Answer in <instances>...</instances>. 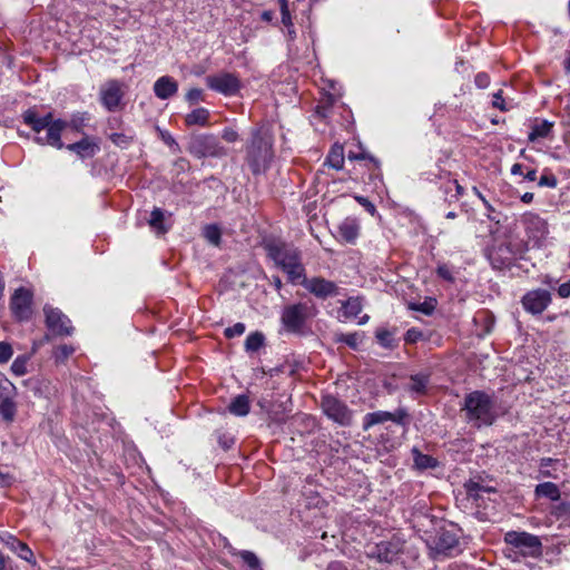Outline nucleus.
I'll return each instance as SVG.
<instances>
[{
  "label": "nucleus",
  "mask_w": 570,
  "mask_h": 570,
  "mask_svg": "<svg viewBox=\"0 0 570 570\" xmlns=\"http://www.w3.org/2000/svg\"><path fill=\"white\" fill-rule=\"evenodd\" d=\"M462 410L468 423L476 429L492 425L498 417L494 399L483 391L466 394Z\"/></svg>",
  "instance_id": "obj_1"
},
{
  "label": "nucleus",
  "mask_w": 570,
  "mask_h": 570,
  "mask_svg": "<svg viewBox=\"0 0 570 570\" xmlns=\"http://www.w3.org/2000/svg\"><path fill=\"white\" fill-rule=\"evenodd\" d=\"M22 117L23 121L37 134H40L43 129H47L46 136L35 137V141L37 144L50 145L57 149L63 148L61 134L67 128V121L61 119H53L51 112H48L45 116H39L32 109L26 110Z\"/></svg>",
  "instance_id": "obj_2"
},
{
  "label": "nucleus",
  "mask_w": 570,
  "mask_h": 570,
  "mask_svg": "<svg viewBox=\"0 0 570 570\" xmlns=\"http://www.w3.org/2000/svg\"><path fill=\"white\" fill-rule=\"evenodd\" d=\"M268 257L282 269L292 284H298L305 275L301 252L287 244H272L267 246Z\"/></svg>",
  "instance_id": "obj_3"
},
{
  "label": "nucleus",
  "mask_w": 570,
  "mask_h": 570,
  "mask_svg": "<svg viewBox=\"0 0 570 570\" xmlns=\"http://www.w3.org/2000/svg\"><path fill=\"white\" fill-rule=\"evenodd\" d=\"M274 157L273 135L262 126L252 130V139L247 147V160L254 174L264 171Z\"/></svg>",
  "instance_id": "obj_4"
},
{
  "label": "nucleus",
  "mask_w": 570,
  "mask_h": 570,
  "mask_svg": "<svg viewBox=\"0 0 570 570\" xmlns=\"http://www.w3.org/2000/svg\"><path fill=\"white\" fill-rule=\"evenodd\" d=\"M504 542L514 553L522 557L538 558L542 554V542L538 535L524 531H509L504 534Z\"/></svg>",
  "instance_id": "obj_5"
},
{
  "label": "nucleus",
  "mask_w": 570,
  "mask_h": 570,
  "mask_svg": "<svg viewBox=\"0 0 570 570\" xmlns=\"http://www.w3.org/2000/svg\"><path fill=\"white\" fill-rule=\"evenodd\" d=\"M316 308L313 304L306 302H299L285 306L281 321L287 332L299 333L307 318L315 315Z\"/></svg>",
  "instance_id": "obj_6"
},
{
  "label": "nucleus",
  "mask_w": 570,
  "mask_h": 570,
  "mask_svg": "<svg viewBox=\"0 0 570 570\" xmlns=\"http://www.w3.org/2000/svg\"><path fill=\"white\" fill-rule=\"evenodd\" d=\"M322 409L328 419L340 425L347 426L352 423V411L343 401L333 395L327 394L322 397Z\"/></svg>",
  "instance_id": "obj_7"
},
{
  "label": "nucleus",
  "mask_w": 570,
  "mask_h": 570,
  "mask_svg": "<svg viewBox=\"0 0 570 570\" xmlns=\"http://www.w3.org/2000/svg\"><path fill=\"white\" fill-rule=\"evenodd\" d=\"M205 80L209 89L224 96H234L240 90V80L232 72L207 76Z\"/></svg>",
  "instance_id": "obj_8"
},
{
  "label": "nucleus",
  "mask_w": 570,
  "mask_h": 570,
  "mask_svg": "<svg viewBox=\"0 0 570 570\" xmlns=\"http://www.w3.org/2000/svg\"><path fill=\"white\" fill-rule=\"evenodd\" d=\"M298 284L320 299H326L338 294V286L334 282L321 276L308 278L306 275H304Z\"/></svg>",
  "instance_id": "obj_9"
},
{
  "label": "nucleus",
  "mask_w": 570,
  "mask_h": 570,
  "mask_svg": "<svg viewBox=\"0 0 570 570\" xmlns=\"http://www.w3.org/2000/svg\"><path fill=\"white\" fill-rule=\"evenodd\" d=\"M191 151L198 157H224L227 149L213 135H202L191 145Z\"/></svg>",
  "instance_id": "obj_10"
},
{
  "label": "nucleus",
  "mask_w": 570,
  "mask_h": 570,
  "mask_svg": "<svg viewBox=\"0 0 570 570\" xmlns=\"http://www.w3.org/2000/svg\"><path fill=\"white\" fill-rule=\"evenodd\" d=\"M100 102L108 111H116L124 98L122 83L110 79L106 81L99 90Z\"/></svg>",
  "instance_id": "obj_11"
},
{
  "label": "nucleus",
  "mask_w": 570,
  "mask_h": 570,
  "mask_svg": "<svg viewBox=\"0 0 570 570\" xmlns=\"http://www.w3.org/2000/svg\"><path fill=\"white\" fill-rule=\"evenodd\" d=\"M551 293L547 289L537 288L528 292L522 297L523 308L533 314H541L551 303Z\"/></svg>",
  "instance_id": "obj_12"
},
{
  "label": "nucleus",
  "mask_w": 570,
  "mask_h": 570,
  "mask_svg": "<svg viewBox=\"0 0 570 570\" xmlns=\"http://www.w3.org/2000/svg\"><path fill=\"white\" fill-rule=\"evenodd\" d=\"M46 324L49 331L56 335H70L72 333V326L70 320L59 309L45 306Z\"/></svg>",
  "instance_id": "obj_13"
},
{
  "label": "nucleus",
  "mask_w": 570,
  "mask_h": 570,
  "mask_svg": "<svg viewBox=\"0 0 570 570\" xmlns=\"http://www.w3.org/2000/svg\"><path fill=\"white\" fill-rule=\"evenodd\" d=\"M32 293L23 287L16 289L11 297L10 307L18 320H27L31 315Z\"/></svg>",
  "instance_id": "obj_14"
},
{
  "label": "nucleus",
  "mask_w": 570,
  "mask_h": 570,
  "mask_svg": "<svg viewBox=\"0 0 570 570\" xmlns=\"http://www.w3.org/2000/svg\"><path fill=\"white\" fill-rule=\"evenodd\" d=\"M406 412L402 409H399L395 412L387 411H376L367 413L363 419V430L368 431L372 426L381 423H385L387 421H392L396 424L402 425L404 423V419L406 417Z\"/></svg>",
  "instance_id": "obj_15"
},
{
  "label": "nucleus",
  "mask_w": 570,
  "mask_h": 570,
  "mask_svg": "<svg viewBox=\"0 0 570 570\" xmlns=\"http://www.w3.org/2000/svg\"><path fill=\"white\" fill-rule=\"evenodd\" d=\"M66 148L81 159L92 158L100 150L99 139L90 136H85L79 141L67 145Z\"/></svg>",
  "instance_id": "obj_16"
},
{
  "label": "nucleus",
  "mask_w": 570,
  "mask_h": 570,
  "mask_svg": "<svg viewBox=\"0 0 570 570\" xmlns=\"http://www.w3.org/2000/svg\"><path fill=\"white\" fill-rule=\"evenodd\" d=\"M488 258L493 268L501 269L511 264L513 252L509 244H500L489 252Z\"/></svg>",
  "instance_id": "obj_17"
},
{
  "label": "nucleus",
  "mask_w": 570,
  "mask_h": 570,
  "mask_svg": "<svg viewBox=\"0 0 570 570\" xmlns=\"http://www.w3.org/2000/svg\"><path fill=\"white\" fill-rule=\"evenodd\" d=\"M0 542L8 546L10 550H12L13 552H17L21 559L35 563L33 553L31 549L24 542L18 540L12 534H0Z\"/></svg>",
  "instance_id": "obj_18"
},
{
  "label": "nucleus",
  "mask_w": 570,
  "mask_h": 570,
  "mask_svg": "<svg viewBox=\"0 0 570 570\" xmlns=\"http://www.w3.org/2000/svg\"><path fill=\"white\" fill-rule=\"evenodd\" d=\"M177 91L178 83L174 78L169 76H163L158 78L154 83L155 96L161 100L173 97L177 94Z\"/></svg>",
  "instance_id": "obj_19"
},
{
  "label": "nucleus",
  "mask_w": 570,
  "mask_h": 570,
  "mask_svg": "<svg viewBox=\"0 0 570 570\" xmlns=\"http://www.w3.org/2000/svg\"><path fill=\"white\" fill-rule=\"evenodd\" d=\"M360 226L357 222L353 218H345L338 225V236L342 240L346 243H354L358 236Z\"/></svg>",
  "instance_id": "obj_20"
},
{
  "label": "nucleus",
  "mask_w": 570,
  "mask_h": 570,
  "mask_svg": "<svg viewBox=\"0 0 570 570\" xmlns=\"http://www.w3.org/2000/svg\"><path fill=\"white\" fill-rule=\"evenodd\" d=\"M209 115L208 109L204 107L196 108L185 116V124L187 126L198 125L204 127L208 124Z\"/></svg>",
  "instance_id": "obj_21"
},
{
  "label": "nucleus",
  "mask_w": 570,
  "mask_h": 570,
  "mask_svg": "<svg viewBox=\"0 0 570 570\" xmlns=\"http://www.w3.org/2000/svg\"><path fill=\"white\" fill-rule=\"evenodd\" d=\"M228 410L232 414L236 416H245L249 413L250 403L248 396L240 394L237 395L230 404L228 405Z\"/></svg>",
  "instance_id": "obj_22"
},
{
  "label": "nucleus",
  "mask_w": 570,
  "mask_h": 570,
  "mask_svg": "<svg viewBox=\"0 0 570 570\" xmlns=\"http://www.w3.org/2000/svg\"><path fill=\"white\" fill-rule=\"evenodd\" d=\"M148 224L157 234H165L168 232V227L165 226V212L161 208L155 207L153 209Z\"/></svg>",
  "instance_id": "obj_23"
},
{
  "label": "nucleus",
  "mask_w": 570,
  "mask_h": 570,
  "mask_svg": "<svg viewBox=\"0 0 570 570\" xmlns=\"http://www.w3.org/2000/svg\"><path fill=\"white\" fill-rule=\"evenodd\" d=\"M14 392H9L6 396L0 397V415L6 421H12L16 414V405L12 401Z\"/></svg>",
  "instance_id": "obj_24"
},
{
  "label": "nucleus",
  "mask_w": 570,
  "mask_h": 570,
  "mask_svg": "<svg viewBox=\"0 0 570 570\" xmlns=\"http://www.w3.org/2000/svg\"><path fill=\"white\" fill-rule=\"evenodd\" d=\"M326 165H328L331 168H334L336 170H340L343 168L344 165V149L340 145H335L331 148L327 157H326Z\"/></svg>",
  "instance_id": "obj_25"
},
{
  "label": "nucleus",
  "mask_w": 570,
  "mask_h": 570,
  "mask_svg": "<svg viewBox=\"0 0 570 570\" xmlns=\"http://www.w3.org/2000/svg\"><path fill=\"white\" fill-rule=\"evenodd\" d=\"M535 494L538 497H544L552 501H558L560 499V490L557 484L552 482H543L535 487Z\"/></svg>",
  "instance_id": "obj_26"
},
{
  "label": "nucleus",
  "mask_w": 570,
  "mask_h": 570,
  "mask_svg": "<svg viewBox=\"0 0 570 570\" xmlns=\"http://www.w3.org/2000/svg\"><path fill=\"white\" fill-rule=\"evenodd\" d=\"M553 124L548 120H542L532 126L531 131L528 135L530 141H535L539 138H546L551 132Z\"/></svg>",
  "instance_id": "obj_27"
},
{
  "label": "nucleus",
  "mask_w": 570,
  "mask_h": 570,
  "mask_svg": "<svg viewBox=\"0 0 570 570\" xmlns=\"http://www.w3.org/2000/svg\"><path fill=\"white\" fill-rule=\"evenodd\" d=\"M363 305L358 297H350L342 304V312L346 318H355L362 312Z\"/></svg>",
  "instance_id": "obj_28"
},
{
  "label": "nucleus",
  "mask_w": 570,
  "mask_h": 570,
  "mask_svg": "<svg viewBox=\"0 0 570 570\" xmlns=\"http://www.w3.org/2000/svg\"><path fill=\"white\" fill-rule=\"evenodd\" d=\"M459 543L455 534L450 531H443L439 534L438 547L444 552H451Z\"/></svg>",
  "instance_id": "obj_29"
},
{
  "label": "nucleus",
  "mask_w": 570,
  "mask_h": 570,
  "mask_svg": "<svg viewBox=\"0 0 570 570\" xmlns=\"http://www.w3.org/2000/svg\"><path fill=\"white\" fill-rule=\"evenodd\" d=\"M429 383V375L415 374L411 375L409 383V391L416 394H424Z\"/></svg>",
  "instance_id": "obj_30"
},
{
  "label": "nucleus",
  "mask_w": 570,
  "mask_h": 570,
  "mask_svg": "<svg viewBox=\"0 0 570 570\" xmlns=\"http://www.w3.org/2000/svg\"><path fill=\"white\" fill-rule=\"evenodd\" d=\"M413 459H414L415 466L420 470L435 468L438 464V462L434 458H432L431 455H428V454H423L420 451H417L416 449H413Z\"/></svg>",
  "instance_id": "obj_31"
},
{
  "label": "nucleus",
  "mask_w": 570,
  "mask_h": 570,
  "mask_svg": "<svg viewBox=\"0 0 570 570\" xmlns=\"http://www.w3.org/2000/svg\"><path fill=\"white\" fill-rule=\"evenodd\" d=\"M264 335L261 332L250 333L245 341L247 352H256L264 345Z\"/></svg>",
  "instance_id": "obj_32"
},
{
  "label": "nucleus",
  "mask_w": 570,
  "mask_h": 570,
  "mask_svg": "<svg viewBox=\"0 0 570 570\" xmlns=\"http://www.w3.org/2000/svg\"><path fill=\"white\" fill-rule=\"evenodd\" d=\"M525 224H527V228H530L531 226H533L538 230V233H540V235H543L544 233H547V223L538 215H534V214L527 215Z\"/></svg>",
  "instance_id": "obj_33"
},
{
  "label": "nucleus",
  "mask_w": 570,
  "mask_h": 570,
  "mask_svg": "<svg viewBox=\"0 0 570 570\" xmlns=\"http://www.w3.org/2000/svg\"><path fill=\"white\" fill-rule=\"evenodd\" d=\"M238 556L249 567L250 570H257L261 567V562L254 552L243 550L238 553Z\"/></svg>",
  "instance_id": "obj_34"
},
{
  "label": "nucleus",
  "mask_w": 570,
  "mask_h": 570,
  "mask_svg": "<svg viewBox=\"0 0 570 570\" xmlns=\"http://www.w3.org/2000/svg\"><path fill=\"white\" fill-rule=\"evenodd\" d=\"M204 236L213 245H218L220 242V230L216 225L206 226Z\"/></svg>",
  "instance_id": "obj_35"
},
{
  "label": "nucleus",
  "mask_w": 570,
  "mask_h": 570,
  "mask_svg": "<svg viewBox=\"0 0 570 570\" xmlns=\"http://www.w3.org/2000/svg\"><path fill=\"white\" fill-rule=\"evenodd\" d=\"M89 120V116L87 112L76 114L72 116L70 122H67V127L69 126L76 131H80L86 122Z\"/></svg>",
  "instance_id": "obj_36"
},
{
  "label": "nucleus",
  "mask_w": 570,
  "mask_h": 570,
  "mask_svg": "<svg viewBox=\"0 0 570 570\" xmlns=\"http://www.w3.org/2000/svg\"><path fill=\"white\" fill-rule=\"evenodd\" d=\"M109 139L120 148H127L132 141V137L122 132H115L109 136Z\"/></svg>",
  "instance_id": "obj_37"
},
{
  "label": "nucleus",
  "mask_w": 570,
  "mask_h": 570,
  "mask_svg": "<svg viewBox=\"0 0 570 570\" xmlns=\"http://www.w3.org/2000/svg\"><path fill=\"white\" fill-rule=\"evenodd\" d=\"M75 348L71 345H60L55 350V357L57 362L66 361L72 353Z\"/></svg>",
  "instance_id": "obj_38"
},
{
  "label": "nucleus",
  "mask_w": 570,
  "mask_h": 570,
  "mask_svg": "<svg viewBox=\"0 0 570 570\" xmlns=\"http://www.w3.org/2000/svg\"><path fill=\"white\" fill-rule=\"evenodd\" d=\"M11 371L18 376L24 375L27 373V358L17 357L11 364Z\"/></svg>",
  "instance_id": "obj_39"
},
{
  "label": "nucleus",
  "mask_w": 570,
  "mask_h": 570,
  "mask_svg": "<svg viewBox=\"0 0 570 570\" xmlns=\"http://www.w3.org/2000/svg\"><path fill=\"white\" fill-rule=\"evenodd\" d=\"M186 100L190 104V105H195L199 101H205V95H204V91L199 88H191L190 90H188V92L186 94Z\"/></svg>",
  "instance_id": "obj_40"
},
{
  "label": "nucleus",
  "mask_w": 570,
  "mask_h": 570,
  "mask_svg": "<svg viewBox=\"0 0 570 570\" xmlns=\"http://www.w3.org/2000/svg\"><path fill=\"white\" fill-rule=\"evenodd\" d=\"M552 513L557 518H570V502H560L553 507Z\"/></svg>",
  "instance_id": "obj_41"
},
{
  "label": "nucleus",
  "mask_w": 570,
  "mask_h": 570,
  "mask_svg": "<svg viewBox=\"0 0 570 570\" xmlns=\"http://www.w3.org/2000/svg\"><path fill=\"white\" fill-rule=\"evenodd\" d=\"M376 338H377L379 343L382 346H384V347H392L393 346L392 333L386 331V330L377 331L376 332Z\"/></svg>",
  "instance_id": "obj_42"
},
{
  "label": "nucleus",
  "mask_w": 570,
  "mask_h": 570,
  "mask_svg": "<svg viewBox=\"0 0 570 570\" xmlns=\"http://www.w3.org/2000/svg\"><path fill=\"white\" fill-rule=\"evenodd\" d=\"M246 327H245V324L244 323H236L234 324L233 326L230 327H227L225 331H224V334L227 338H233L235 336H240L244 334Z\"/></svg>",
  "instance_id": "obj_43"
},
{
  "label": "nucleus",
  "mask_w": 570,
  "mask_h": 570,
  "mask_svg": "<svg viewBox=\"0 0 570 570\" xmlns=\"http://www.w3.org/2000/svg\"><path fill=\"white\" fill-rule=\"evenodd\" d=\"M13 354L12 347L7 342H0V364L7 363Z\"/></svg>",
  "instance_id": "obj_44"
},
{
  "label": "nucleus",
  "mask_w": 570,
  "mask_h": 570,
  "mask_svg": "<svg viewBox=\"0 0 570 570\" xmlns=\"http://www.w3.org/2000/svg\"><path fill=\"white\" fill-rule=\"evenodd\" d=\"M14 391V385L0 372V397L6 396L9 392Z\"/></svg>",
  "instance_id": "obj_45"
},
{
  "label": "nucleus",
  "mask_w": 570,
  "mask_h": 570,
  "mask_svg": "<svg viewBox=\"0 0 570 570\" xmlns=\"http://www.w3.org/2000/svg\"><path fill=\"white\" fill-rule=\"evenodd\" d=\"M553 462H556V461L552 460L551 458H543V459H541V461H540V473H541L542 476H544V478H557L556 474H553L550 470L547 469Z\"/></svg>",
  "instance_id": "obj_46"
},
{
  "label": "nucleus",
  "mask_w": 570,
  "mask_h": 570,
  "mask_svg": "<svg viewBox=\"0 0 570 570\" xmlns=\"http://www.w3.org/2000/svg\"><path fill=\"white\" fill-rule=\"evenodd\" d=\"M538 185L540 187H550V188H556L557 185H558V179L554 175L552 174H549V175H542L538 181Z\"/></svg>",
  "instance_id": "obj_47"
},
{
  "label": "nucleus",
  "mask_w": 570,
  "mask_h": 570,
  "mask_svg": "<svg viewBox=\"0 0 570 570\" xmlns=\"http://www.w3.org/2000/svg\"><path fill=\"white\" fill-rule=\"evenodd\" d=\"M422 336L423 334L420 330L412 327L406 331L404 340L406 343L413 344L419 342L422 338Z\"/></svg>",
  "instance_id": "obj_48"
},
{
  "label": "nucleus",
  "mask_w": 570,
  "mask_h": 570,
  "mask_svg": "<svg viewBox=\"0 0 570 570\" xmlns=\"http://www.w3.org/2000/svg\"><path fill=\"white\" fill-rule=\"evenodd\" d=\"M279 2H281L282 23L284 26L293 23L287 1L279 0Z\"/></svg>",
  "instance_id": "obj_49"
},
{
  "label": "nucleus",
  "mask_w": 570,
  "mask_h": 570,
  "mask_svg": "<svg viewBox=\"0 0 570 570\" xmlns=\"http://www.w3.org/2000/svg\"><path fill=\"white\" fill-rule=\"evenodd\" d=\"M475 86L480 89H485L490 85V77L485 72H479L474 78Z\"/></svg>",
  "instance_id": "obj_50"
},
{
  "label": "nucleus",
  "mask_w": 570,
  "mask_h": 570,
  "mask_svg": "<svg viewBox=\"0 0 570 570\" xmlns=\"http://www.w3.org/2000/svg\"><path fill=\"white\" fill-rule=\"evenodd\" d=\"M492 106L502 110V111H505L508 110L505 104H504V99L502 97V90H499L497 92L493 94L492 96Z\"/></svg>",
  "instance_id": "obj_51"
},
{
  "label": "nucleus",
  "mask_w": 570,
  "mask_h": 570,
  "mask_svg": "<svg viewBox=\"0 0 570 570\" xmlns=\"http://www.w3.org/2000/svg\"><path fill=\"white\" fill-rule=\"evenodd\" d=\"M436 274H438V276H440L441 278H443L448 282H453V279H454L451 269L446 265H439L438 269H436Z\"/></svg>",
  "instance_id": "obj_52"
},
{
  "label": "nucleus",
  "mask_w": 570,
  "mask_h": 570,
  "mask_svg": "<svg viewBox=\"0 0 570 570\" xmlns=\"http://www.w3.org/2000/svg\"><path fill=\"white\" fill-rule=\"evenodd\" d=\"M161 140L169 146L171 149L177 150L179 146L175 138L168 131H160Z\"/></svg>",
  "instance_id": "obj_53"
},
{
  "label": "nucleus",
  "mask_w": 570,
  "mask_h": 570,
  "mask_svg": "<svg viewBox=\"0 0 570 570\" xmlns=\"http://www.w3.org/2000/svg\"><path fill=\"white\" fill-rule=\"evenodd\" d=\"M222 137L227 142H235L238 139V134L233 128H225L222 132Z\"/></svg>",
  "instance_id": "obj_54"
},
{
  "label": "nucleus",
  "mask_w": 570,
  "mask_h": 570,
  "mask_svg": "<svg viewBox=\"0 0 570 570\" xmlns=\"http://www.w3.org/2000/svg\"><path fill=\"white\" fill-rule=\"evenodd\" d=\"M355 199L370 213V214H374L375 213V206L372 202H370L366 197H363V196H356Z\"/></svg>",
  "instance_id": "obj_55"
},
{
  "label": "nucleus",
  "mask_w": 570,
  "mask_h": 570,
  "mask_svg": "<svg viewBox=\"0 0 570 570\" xmlns=\"http://www.w3.org/2000/svg\"><path fill=\"white\" fill-rule=\"evenodd\" d=\"M557 292L561 298H569L570 297V279L568 282H564L561 285H559Z\"/></svg>",
  "instance_id": "obj_56"
},
{
  "label": "nucleus",
  "mask_w": 570,
  "mask_h": 570,
  "mask_svg": "<svg viewBox=\"0 0 570 570\" xmlns=\"http://www.w3.org/2000/svg\"><path fill=\"white\" fill-rule=\"evenodd\" d=\"M341 341L346 343L348 346L356 348L357 343H358L357 334L354 333V334L343 335Z\"/></svg>",
  "instance_id": "obj_57"
},
{
  "label": "nucleus",
  "mask_w": 570,
  "mask_h": 570,
  "mask_svg": "<svg viewBox=\"0 0 570 570\" xmlns=\"http://www.w3.org/2000/svg\"><path fill=\"white\" fill-rule=\"evenodd\" d=\"M13 481H14V478L10 473L2 472L0 470V487L1 488L11 485Z\"/></svg>",
  "instance_id": "obj_58"
},
{
  "label": "nucleus",
  "mask_w": 570,
  "mask_h": 570,
  "mask_svg": "<svg viewBox=\"0 0 570 570\" xmlns=\"http://www.w3.org/2000/svg\"><path fill=\"white\" fill-rule=\"evenodd\" d=\"M414 309L420 311V312L429 315L434 309V304L432 302H424V303L415 306Z\"/></svg>",
  "instance_id": "obj_59"
},
{
  "label": "nucleus",
  "mask_w": 570,
  "mask_h": 570,
  "mask_svg": "<svg viewBox=\"0 0 570 570\" xmlns=\"http://www.w3.org/2000/svg\"><path fill=\"white\" fill-rule=\"evenodd\" d=\"M0 570H13L11 560L0 551Z\"/></svg>",
  "instance_id": "obj_60"
},
{
  "label": "nucleus",
  "mask_w": 570,
  "mask_h": 570,
  "mask_svg": "<svg viewBox=\"0 0 570 570\" xmlns=\"http://www.w3.org/2000/svg\"><path fill=\"white\" fill-rule=\"evenodd\" d=\"M450 185H453L455 188V194L452 196L454 200H458L464 194V188L458 183L456 179L449 180Z\"/></svg>",
  "instance_id": "obj_61"
},
{
  "label": "nucleus",
  "mask_w": 570,
  "mask_h": 570,
  "mask_svg": "<svg viewBox=\"0 0 570 570\" xmlns=\"http://www.w3.org/2000/svg\"><path fill=\"white\" fill-rule=\"evenodd\" d=\"M466 489H468V493L470 495H473V497H478L479 493H480V484L476 483V482H470L468 485H466Z\"/></svg>",
  "instance_id": "obj_62"
},
{
  "label": "nucleus",
  "mask_w": 570,
  "mask_h": 570,
  "mask_svg": "<svg viewBox=\"0 0 570 570\" xmlns=\"http://www.w3.org/2000/svg\"><path fill=\"white\" fill-rule=\"evenodd\" d=\"M286 28V38L288 41H294L295 38H296V31H295V28H294V24L291 23V24H285L284 26Z\"/></svg>",
  "instance_id": "obj_63"
},
{
  "label": "nucleus",
  "mask_w": 570,
  "mask_h": 570,
  "mask_svg": "<svg viewBox=\"0 0 570 570\" xmlns=\"http://www.w3.org/2000/svg\"><path fill=\"white\" fill-rule=\"evenodd\" d=\"M327 570H347L342 562L334 561L331 562L327 567Z\"/></svg>",
  "instance_id": "obj_64"
}]
</instances>
